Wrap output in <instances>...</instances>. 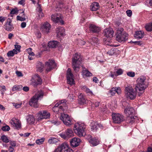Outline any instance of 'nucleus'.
Wrapping results in <instances>:
<instances>
[{
  "mask_svg": "<svg viewBox=\"0 0 152 152\" xmlns=\"http://www.w3.org/2000/svg\"><path fill=\"white\" fill-rule=\"evenodd\" d=\"M137 83L134 88L136 91H144L148 87V82L146 81L145 77L142 76L139 77L137 80Z\"/></svg>",
  "mask_w": 152,
  "mask_h": 152,
  "instance_id": "1",
  "label": "nucleus"
},
{
  "mask_svg": "<svg viewBox=\"0 0 152 152\" xmlns=\"http://www.w3.org/2000/svg\"><path fill=\"white\" fill-rule=\"evenodd\" d=\"M137 91L134 89L130 85L126 87L125 89V94L126 97L128 99L133 100L135 99Z\"/></svg>",
  "mask_w": 152,
  "mask_h": 152,
  "instance_id": "2",
  "label": "nucleus"
},
{
  "mask_svg": "<svg viewBox=\"0 0 152 152\" xmlns=\"http://www.w3.org/2000/svg\"><path fill=\"white\" fill-rule=\"evenodd\" d=\"M85 126L83 123H77L74 126L75 133L79 137L85 136L86 133L85 131Z\"/></svg>",
  "mask_w": 152,
  "mask_h": 152,
  "instance_id": "3",
  "label": "nucleus"
},
{
  "mask_svg": "<svg viewBox=\"0 0 152 152\" xmlns=\"http://www.w3.org/2000/svg\"><path fill=\"white\" fill-rule=\"evenodd\" d=\"M82 61V59L79 54L76 53L73 56L72 59V66L74 70L76 72L79 71V65L81 63Z\"/></svg>",
  "mask_w": 152,
  "mask_h": 152,
  "instance_id": "4",
  "label": "nucleus"
},
{
  "mask_svg": "<svg viewBox=\"0 0 152 152\" xmlns=\"http://www.w3.org/2000/svg\"><path fill=\"white\" fill-rule=\"evenodd\" d=\"M66 100L65 99L59 101L56 104L55 106L53 108L52 110L56 112L61 111L64 112L67 108V107L66 106Z\"/></svg>",
  "mask_w": 152,
  "mask_h": 152,
  "instance_id": "5",
  "label": "nucleus"
},
{
  "mask_svg": "<svg viewBox=\"0 0 152 152\" xmlns=\"http://www.w3.org/2000/svg\"><path fill=\"white\" fill-rule=\"evenodd\" d=\"M128 34L124 31L122 28H118L116 34V39L120 42L126 41L128 39Z\"/></svg>",
  "mask_w": 152,
  "mask_h": 152,
  "instance_id": "6",
  "label": "nucleus"
},
{
  "mask_svg": "<svg viewBox=\"0 0 152 152\" xmlns=\"http://www.w3.org/2000/svg\"><path fill=\"white\" fill-rule=\"evenodd\" d=\"M60 118L66 126H69L73 124V121L72 119L68 115L64 113H61Z\"/></svg>",
  "mask_w": 152,
  "mask_h": 152,
  "instance_id": "7",
  "label": "nucleus"
},
{
  "mask_svg": "<svg viewBox=\"0 0 152 152\" xmlns=\"http://www.w3.org/2000/svg\"><path fill=\"white\" fill-rule=\"evenodd\" d=\"M112 117L113 122L115 123H120L124 120V116L120 113H113Z\"/></svg>",
  "mask_w": 152,
  "mask_h": 152,
  "instance_id": "8",
  "label": "nucleus"
},
{
  "mask_svg": "<svg viewBox=\"0 0 152 152\" xmlns=\"http://www.w3.org/2000/svg\"><path fill=\"white\" fill-rule=\"evenodd\" d=\"M42 80L37 74L34 75L31 80V85L34 87H36L38 85H40L42 83Z\"/></svg>",
  "mask_w": 152,
  "mask_h": 152,
  "instance_id": "9",
  "label": "nucleus"
},
{
  "mask_svg": "<svg viewBox=\"0 0 152 152\" xmlns=\"http://www.w3.org/2000/svg\"><path fill=\"white\" fill-rule=\"evenodd\" d=\"M63 17L60 14H56L52 15L51 19L55 23H60L61 24H64V22L62 20Z\"/></svg>",
  "mask_w": 152,
  "mask_h": 152,
  "instance_id": "10",
  "label": "nucleus"
},
{
  "mask_svg": "<svg viewBox=\"0 0 152 152\" xmlns=\"http://www.w3.org/2000/svg\"><path fill=\"white\" fill-rule=\"evenodd\" d=\"M67 83L68 84L72 85L75 83L73 79V75L71 72V70L69 68L67 72Z\"/></svg>",
  "mask_w": 152,
  "mask_h": 152,
  "instance_id": "11",
  "label": "nucleus"
},
{
  "mask_svg": "<svg viewBox=\"0 0 152 152\" xmlns=\"http://www.w3.org/2000/svg\"><path fill=\"white\" fill-rule=\"evenodd\" d=\"M73 132L72 129H68L66 131L65 133H62L60 134V136L65 139H67L73 136Z\"/></svg>",
  "mask_w": 152,
  "mask_h": 152,
  "instance_id": "12",
  "label": "nucleus"
},
{
  "mask_svg": "<svg viewBox=\"0 0 152 152\" xmlns=\"http://www.w3.org/2000/svg\"><path fill=\"white\" fill-rule=\"evenodd\" d=\"M51 26L48 22H46L42 24L41 27V31L44 33H48L50 30Z\"/></svg>",
  "mask_w": 152,
  "mask_h": 152,
  "instance_id": "13",
  "label": "nucleus"
},
{
  "mask_svg": "<svg viewBox=\"0 0 152 152\" xmlns=\"http://www.w3.org/2000/svg\"><path fill=\"white\" fill-rule=\"evenodd\" d=\"M45 66L47 67L46 70L48 72H49L53 69L55 68L56 64L54 60H49L46 63Z\"/></svg>",
  "mask_w": 152,
  "mask_h": 152,
  "instance_id": "14",
  "label": "nucleus"
},
{
  "mask_svg": "<svg viewBox=\"0 0 152 152\" xmlns=\"http://www.w3.org/2000/svg\"><path fill=\"white\" fill-rule=\"evenodd\" d=\"M10 123L16 129H19L21 127V124L19 120L15 118H13L10 121Z\"/></svg>",
  "mask_w": 152,
  "mask_h": 152,
  "instance_id": "15",
  "label": "nucleus"
},
{
  "mask_svg": "<svg viewBox=\"0 0 152 152\" xmlns=\"http://www.w3.org/2000/svg\"><path fill=\"white\" fill-rule=\"evenodd\" d=\"M12 22V20L8 18L4 25V28L8 31H11L14 29L13 25L11 23Z\"/></svg>",
  "mask_w": 152,
  "mask_h": 152,
  "instance_id": "16",
  "label": "nucleus"
},
{
  "mask_svg": "<svg viewBox=\"0 0 152 152\" xmlns=\"http://www.w3.org/2000/svg\"><path fill=\"white\" fill-rule=\"evenodd\" d=\"M39 114V116L38 118L39 120L44 118L47 119L50 117V113L45 110L40 111Z\"/></svg>",
  "mask_w": 152,
  "mask_h": 152,
  "instance_id": "17",
  "label": "nucleus"
},
{
  "mask_svg": "<svg viewBox=\"0 0 152 152\" xmlns=\"http://www.w3.org/2000/svg\"><path fill=\"white\" fill-rule=\"evenodd\" d=\"M114 31L111 28H107L104 30V34L107 37H113Z\"/></svg>",
  "mask_w": 152,
  "mask_h": 152,
  "instance_id": "18",
  "label": "nucleus"
},
{
  "mask_svg": "<svg viewBox=\"0 0 152 152\" xmlns=\"http://www.w3.org/2000/svg\"><path fill=\"white\" fill-rule=\"evenodd\" d=\"M80 141L79 138L75 137L71 140L70 143L71 146L75 147L79 145Z\"/></svg>",
  "mask_w": 152,
  "mask_h": 152,
  "instance_id": "19",
  "label": "nucleus"
},
{
  "mask_svg": "<svg viewBox=\"0 0 152 152\" xmlns=\"http://www.w3.org/2000/svg\"><path fill=\"white\" fill-rule=\"evenodd\" d=\"M39 100L34 96L30 100L29 104L30 105L34 107L35 108H37L38 107V101Z\"/></svg>",
  "mask_w": 152,
  "mask_h": 152,
  "instance_id": "20",
  "label": "nucleus"
},
{
  "mask_svg": "<svg viewBox=\"0 0 152 152\" xmlns=\"http://www.w3.org/2000/svg\"><path fill=\"white\" fill-rule=\"evenodd\" d=\"M89 28V31L93 33H98L101 30L99 27L93 24L90 25Z\"/></svg>",
  "mask_w": 152,
  "mask_h": 152,
  "instance_id": "21",
  "label": "nucleus"
},
{
  "mask_svg": "<svg viewBox=\"0 0 152 152\" xmlns=\"http://www.w3.org/2000/svg\"><path fill=\"white\" fill-rule=\"evenodd\" d=\"M60 148L61 149L62 152H71L72 151V149H70L66 143H63L61 144L60 146Z\"/></svg>",
  "mask_w": 152,
  "mask_h": 152,
  "instance_id": "22",
  "label": "nucleus"
},
{
  "mask_svg": "<svg viewBox=\"0 0 152 152\" xmlns=\"http://www.w3.org/2000/svg\"><path fill=\"white\" fill-rule=\"evenodd\" d=\"M83 70L82 71V75L84 78L86 77H89L91 76L92 75V74L86 69L85 67L82 66Z\"/></svg>",
  "mask_w": 152,
  "mask_h": 152,
  "instance_id": "23",
  "label": "nucleus"
},
{
  "mask_svg": "<svg viewBox=\"0 0 152 152\" xmlns=\"http://www.w3.org/2000/svg\"><path fill=\"white\" fill-rule=\"evenodd\" d=\"M44 94V92L42 90H38L37 91L34 96L39 100L42 98Z\"/></svg>",
  "mask_w": 152,
  "mask_h": 152,
  "instance_id": "24",
  "label": "nucleus"
},
{
  "mask_svg": "<svg viewBox=\"0 0 152 152\" xmlns=\"http://www.w3.org/2000/svg\"><path fill=\"white\" fill-rule=\"evenodd\" d=\"M124 111L127 115H132L134 112V110L132 107H129L125 109Z\"/></svg>",
  "mask_w": 152,
  "mask_h": 152,
  "instance_id": "25",
  "label": "nucleus"
},
{
  "mask_svg": "<svg viewBox=\"0 0 152 152\" xmlns=\"http://www.w3.org/2000/svg\"><path fill=\"white\" fill-rule=\"evenodd\" d=\"M144 36V33L141 31H138L136 32L134 35V37L138 39H140L142 38Z\"/></svg>",
  "mask_w": 152,
  "mask_h": 152,
  "instance_id": "26",
  "label": "nucleus"
},
{
  "mask_svg": "<svg viewBox=\"0 0 152 152\" xmlns=\"http://www.w3.org/2000/svg\"><path fill=\"white\" fill-rule=\"evenodd\" d=\"M57 36L59 37L64 35V30L63 28L61 27L57 28Z\"/></svg>",
  "mask_w": 152,
  "mask_h": 152,
  "instance_id": "27",
  "label": "nucleus"
},
{
  "mask_svg": "<svg viewBox=\"0 0 152 152\" xmlns=\"http://www.w3.org/2000/svg\"><path fill=\"white\" fill-rule=\"evenodd\" d=\"M99 8V4L97 2H94L91 5V10L92 11H96Z\"/></svg>",
  "mask_w": 152,
  "mask_h": 152,
  "instance_id": "28",
  "label": "nucleus"
},
{
  "mask_svg": "<svg viewBox=\"0 0 152 152\" xmlns=\"http://www.w3.org/2000/svg\"><path fill=\"white\" fill-rule=\"evenodd\" d=\"M89 142L93 146H96L99 144V140L96 138H91L89 140Z\"/></svg>",
  "mask_w": 152,
  "mask_h": 152,
  "instance_id": "29",
  "label": "nucleus"
},
{
  "mask_svg": "<svg viewBox=\"0 0 152 152\" xmlns=\"http://www.w3.org/2000/svg\"><path fill=\"white\" fill-rule=\"evenodd\" d=\"M58 44V42L57 41H51L48 43V46L49 48H54L56 47Z\"/></svg>",
  "mask_w": 152,
  "mask_h": 152,
  "instance_id": "30",
  "label": "nucleus"
},
{
  "mask_svg": "<svg viewBox=\"0 0 152 152\" xmlns=\"http://www.w3.org/2000/svg\"><path fill=\"white\" fill-rule=\"evenodd\" d=\"M37 70L39 72H42L44 68L43 64L41 62H38L37 64Z\"/></svg>",
  "mask_w": 152,
  "mask_h": 152,
  "instance_id": "31",
  "label": "nucleus"
},
{
  "mask_svg": "<svg viewBox=\"0 0 152 152\" xmlns=\"http://www.w3.org/2000/svg\"><path fill=\"white\" fill-rule=\"evenodd\" d=\"M58 140L56 138L53 137H50L48 140V142L51 144H56L58 142Z\"/></svg>",
  "mask_w": 152,
  "mask_h": 152,
  "instance_id": "32",
  "label": "nucleus"
},
{
  "mask_svg": "<svg viewBox=\"0 0 152 152\" xmlns=\"http://www.w3.org/2000/svg\"><path fill=\"white\" fill-rule=\"evenodd\" d=\"M135 119L134 116L132 115H129L127 117L126 120V122L127 123L130 124H132L134 122V120Z\"/></svg>",
  "mask_w": 152,
  "mask_h": 152,
  "instance_id": "33",
  "label": "nucleus"
},
{
  "mask_svg": "<svg viewBox=\"0 0 152 152\" xmlns=\"http://www.w3.org/2000/svg\"><path fill=\"white\" fill-rule=\"evenodd\" d=\"M27 121L28 124H33L35 121V119L33 115H29L27 118Z\"/></svg>",
  "mask_w": 152,
  "mask_h": 152,
  "instance_id": "34",
  "label": "nucleus"
},
{
  "mask_svg": "<svg viewBox=\"0 0 152 152\" xmlns=\"http://www.w3.org/2000/svg\"><path fill=\"white\" fill-rule=\"evenodd\" d=\"M101 125L97 123H94L91 126V130L94 132L96 131L98 129V128L100 127Z\"/></svg>",
  "mask_w": 152,
  "mask_h": 152,
  "instance_id": "35",
  "label": "nucleus"
},
{
  "mask_svg": "<svg viewBox=\"0 0 152 152\" xmlns=\"http://www.w3.org/2000/svg\"><path fill=\"white\" fill-rule=\"evenodd\" d=\"M79 103L80 104L86 103V100L84 97L80 95L79 96Z\"/></svg>",
  "mask_w": 152,
  "mask_h": 152,
  "instance_id": "36",
  "label": "nucleus"
},
{
  "mask_svg": "<svg viewBox=\"0 0 152 152\" xmlns=\"http://www.w3.org/2000/svg\"><path fill=\"white\" fill-rule=\"evenodd\" d=\"M17 54V52L15 49H14L12 50L8 51L7 53V56L8 57L13 56L14 54Z\"/></svg>",
  "mask_w": 152,
  "mask_h": 152,
  "instance_id": "37",
  "label": "nucleus"
},
{
  "mask_svg": "<svg viewBox=\"0 0 152 152\" xmlns=\"http://www.w3.org/2000/svg\"><path fill=\"white\" fill-rule=\"evenodd\" d=\"M83 90L85 91L86 93L91 95H93V94L92 92L86 86H83L82 88Z\"/></svg>",
  "mask_w": 152,
  "mask_h": 152,
  "instance_id": "38",
  "label": "nucleus"
},
{
  "mask_svg": "<svg viewBox=\"0 0 152 152\" xmlns=\"http://www.w3.org/2000/svg\"><path fill=\"white\" fill-rule=\"evenodd\" d=\"M99 40L97 38L94 37L92 38L91 40V42L92 45H95L98 43Z\"/></svg>",
  "mask_w": 152,
  "mask_h": 152,
  "instance_id": "39",
  "label": "nucleus"
},
{
  "mask_svg": "<svg viewBox=\"0 0 152 152\" xmlns=\"http://www.w3.org/2000/svg\"><path fill=\"white\" fill-rule=\"evenodd\" d=\"M145 28L146 30L148 31H152V23H149L146 25Z\"/></svg>",
  "mask_w": 152,
  "mask_h": 152,
  "instance_id": "40",
  "label": "nucleus"
},
{
  "mask_svg": "<svg viewBox=\"0 0 152 152\" xmlns=\"http://www.w3.org/2000/svg\"><path fill=\"white\" fill-rule=\"evenodd\" d=\"M0 139L3 142L6 143H7L9 142V139L5 135H3L1 136Z\"/></svg>",
  "mask_w": 152,
  "mask_h": 152,
  "instance_id": "41",
  "label": "nucleus"
},
{
  "mask_svg": "<svg viewBox=\"0 0 152 152\" xmlns=\"http://www.w3.org/2000/svg\"><path fill=\"white\" fill-rule=\"evenodd\" d=\"M91 106L94 107L95 106L96 107H98L99 105V102H95L94 101H91Z\"/></svg>",
  "mask_w": 152,
  "mask_h": 152,
  "instance_id": "42",
  "label": "nucleus"
},
{
  "mask_svg": "<svg viewBox=\"0 0 152 152\" xmlns=\"http://www.w3.org/2000/svg\"><path fill=\"white\" fill-rule=\"evenodd\" d=\"M0 90L2 94L3 95L4 92L6 91V88L5 86L0 85Z\"/></svg>",
  "mask_w": 152,
  "mask_h": 152,
  "instance_id": "43",
  "label": "nucleus"
},
{
  "mask_svg": "<svg viewBox=\"0 0 152 152\" xmlns=\"http://www.w3.org/2000/svg\"><path fill=\"white\" fill-rule=\"evenodd\" d=\"M44 140L45 138H42L41 139L37 140L36 142L37 144L40 145L44 142Z\"/></svg>",
  "mask_w": 152,
  "mask_h": 152,
  "instance_id": "44",
  "label": "nucleus"
},
{
  "mask_svg": "<svg viewBox=\"0 0 152 152\" xmlns=\"http://www.w3.org/2000/svg\"><path fill=\"white\" fill-rule=\"evenodd\" d=\"M1 129L4 131H9L10 128L9 126L8 125H6L4 126H2L1 128Z\"/></svg>",
  "mask_w": 152,
  "mask_h": 152,
  "instance_id": "45",
  "label": "nucleus"
},
{
  "mask_svg": "<svg viewBox=\"0 0 152 152\" xmlns=\"http://www.w3.org/2000/svg\"><path fill=\"white\" fill-rule=\"evenodd\" d=\"M15 50L17 51V53H19L20 52V48H21V46L18 45H15Z\"/></svg>",
  "mask_w": 152,
  "mask_h": 152,
  "instance_id": "46",
  "label": "nucleus"
},
{
  "mask_svg": "<svg viewBox=\"0 0 152 152\" xmlns=\"http://www.w3.org/2000/svg\"><path fill=\"white\" fill-rule=\"evenodd\" d=\"M32 49L31 48H28L27 49V51L29 55L34 56L35 54L32 51Z\"/></svg>",
  "mask_w": 152,
  "mask_h": 152,
  "instance_id": "47",
  "label": "nucleus"
},
{
  "mask_svg": "<svg viewBox=\"0 0 152 152\" xmlns=\"http://www.w3.org/2000/svg\"><path fill=\"white\" fill-rule=\"evenodd\" d=\"M127 75L130 77H133L135 76V73L132 72H129L127 73Z\"/></svg>",
  "mask_w": 152,
  "mask_h": 152,
  "instance_id": "48",
  "label": "nucleus"
},
{
  "mask_svg": "<svg viewBox=\"0 0 152 152\" xmlns=\"http://www.w3.org/2000/svg\"><path fill=\"white\" fill-rule=\"evenodd\" d=\"M13 105L15 106V107L16 108H18L20 107H21L22 104L21 103L20 104H18L16 103H13Z\"/></svg>",
  "mask_w": 152,
  "mask_h": 152,
  "instance_id": "49",
  "label": "nucleus"
},
{
  "mask_svg": "<svg viewBox=\"0 0 152 152\" xmlns=\"http://www.w3.org/2000/svg\"><path fill=\"white\" fill-rule=\"evenodd\" d=\"M115 53V50L114 49H111L110 51L107 52V53L109 54V55L112 56Z\"/></svg>",
  "mask_w": 152,
  "mask_h": 152,
  "instance_id": "50",
  "label": "nucleus"
},
{
  "mask_svg": "<svg viewBox=\"0 0 152 152\" xmlns=\"http://www.w3.org/2000/svg\"><path fill=\"white\" fill-rule=\"evenodd\" d=\"M17 19L21 21H24L26 20V18L25 17H23L19 16H17Z\"/></svg>",
  "mask_w": 152,
  "mask_h": 152,
  "instance_id": "51",
  "label": "nucleus"
},
{
  "mask_svg": "<svg viewBox=\"0 0 152 152\" xmlns=\"http://www.w3.org/2000/svg\"><path fill=\"white\" fill-rule=\"evenodd\" d=\"M110 92L112 95H114V94L116 93L115 89V88H112L111 90L110 91Z\"/></svg>",
  "mask_w": 152,
  "mask_h": 152,
  "instance_id": "52",
  "label": "nucleus"
},
{
  "mask_svg": "<svg viewBox=\"0 0 152 152\" xmlns=\"http://www.w3.org/2000/svg\"><path fill=\"white\" fill-rule=\"evenodd\" d=\"M115 89L116 93H117L118 94H119L121 93V90L120 87H115Z\"/></svg>",
  "mask_w": 152,
  "mask_h": 152,
  "instance_id": "53",
  "label": "nucleus"
},
{
  "mask_svg": "<svg viewBox=\"0 0 152 152\" xmlns=\"http://www.w3.org/2000/svg\"><path fill=\"white\" fill-rule=\"evenodd\" d=\"M18 12V10L17 9H14L11 10L10 12V14H14Z\"/></svg>",
  "mask_w": 152,
  "mask_h": 152,
  "instance_id": "54",
  "label": "nucleus"
},
{
  "mask_svg": "<svg viewBox=\"0 0 152 152\" xmlns=\"http://www.w3.org/2000/svg\"><path fill=\"white\" fill-rule=\"evenodd\" d=\"M126 13L128 16L130 17L132 15V12L130 10H128L126 11Z\"/></svg>",
  "mask_w": 152,
  "mask_h": 152,
  "instance_id": "55",
  "label": "nucleus"
},
{
  "mask_svg": "<svg viewBox=\"0 0 152 152\" xmlns=\"http://www.w3.org/2000/svg\"><path fill=\"white\" fill-rule=\"evenodd\" d=\"M123 71L122 69H120L116 71V73L118 75H119L122 74L123 73Z\"/></svg>",
  "mask_w": 152,
  "mask_h": 152,
  "instance_id": "56",
  "label": "nucleus"
},
{
  "mask_svg": "<svg viewBox=\"0 0 152 152\" xmlns=\"http://www.w3.org/2000/svg\"><path fill=\"white\" fill-rule=\"evenodd\" d=\"M16 74L17 76L18 77H22L23 76L22 73L20 72L19 71H16Z\"/></svg>",
  "mask_w": 152,
  "mask_h": 152,
  "instance_id": "57",
  "label": "nucleus"
},
{
  "mask_svg": "<svg viewBox=\"0 0 152 152\" xmlns=\"http://www.w3.org/2000/svg\"><path fill=\"white\" fill-rule=\"evenodd\" d=\"M51 122L54 125H58L60 124V123L59 122L56 121H54V120H53L51 121Z\"/></svg>",
  "mask_w": 152,
  "mask_h": 152,
  "instance_id": "58",
  "label": "nucleus"
},
{
  "mask_svg": "<svg viewBox=\"0 0 152 152\" xmlns=\"http://www.w3.org/2000/svg\"><path fill=\"white\" fill-rule=\"evenodd\" d=\"M60 148V146L56 148L54 151L53 152H62L61 149Z\"/></svg>",
  "mask_w": 152,
  "mask_h": 152,
  "instance_id": "59",
  "label": "nucleus"
},
{
  "mask_svg": "<svg viewBox=\"0 0 152 152\" xmlns=\"http://www.w3.org/2000/svg\"><path fill=\"white\" fill-rule=\"evenodd\" d=\"M11 146L10 147H12L14 148L16 145V143L14 141H11L10 142Z\"/></svg>",
  "mask_w": 152,
  "mask_h": 152,
  "instance_id": "60",
  "label": "nucleus"
},
{
  "mask_svg": "<svg viewBox=\"0 0 152 152\" xmlns=\"http://www.w3.org/2000/svg\"><path fill=\"white\" fill-rule=\"evenodd\" d=\"M19 86H14L13 87V88H12V91H15L17 90H18L19 88Z\"/></svg>",
  "mask_w": 152,
  "mask_h": 152,
  "instance_id": "61",
  "label": "nucleus"
},
{
  "mask_svg": "<svg viewBox=\"0 0 152 152\" xmlns=\"http://www.w3.org/2000/svg\"><path fill=\"white\" fill-rule=\"evenodd\" d=\"M79 44L81 45H84L85 43V42L84 41L81 39L79 40Z\"/></svg>",
  "mask_w": 152,
  "mask_h": 152,
  "instance_id": "62",
  "label": "nucleus"
},
{
  "mask_svg": "<svg viewBox=\"0 0 152 152\" xmlns=\"http://www.w3.org/2000/svg\"><path fill=\"white\" fill-rule=\"evenodd\" d=\"M6 18L4 17L1 16L0 17V22H1L2 23L5 20Z\"/></svg>",
  "mask_w": 152,
  "mask_h": 152,
  "instance_id": "63",
  "label": "nucleus"
},
{
  "mask_svg": "<svg viewBox=\"0 0 152 152\" xmlns=\"http://www.w3.org/2000/svg\"><path fill=\"white\" fill-rule=\"evenodd\" d=\"M26 26V22H23L21 23V27L22 28H25Z\"/></svg>",
  "mask_w": 152,
  "mask_h": 152,
  "instance_id": "64",
  "label": "nucleus"
}]
</instances>
